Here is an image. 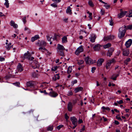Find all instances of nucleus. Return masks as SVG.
Wrapping results in <instances>:
<instances>
[{
    "label": "nucleus",
    "mask_w": 132,
    "mask_h": 132,
    "mask_svg": "<svg viewBox=\"0 0 132 132\" xmlns=\"http://www.w3.org/2000/svg\"><path fill=\"white\" fill-rule=\"evenodd\" d=\"M65 118L66 119L67 121L68 119L69 118V116H68L67 113H65Z\"/></svg>",
    "instance_id": "53"
},
{
    "label": "nucleus",
    "mask_w": 132,
    "mask_h": 132,
    "mask_svg": "<svg viewBox=\"0 0 132 132\" xmlns=\"http://www.w3.org/2000/svg\"><path fill=\"white\" fill-rule=\"evenodd\" d=\"M57 48V51H64L65 50V48L64 46L63 45L59 44H58Z\"/></svg>",
    "instance_id": "16"
},
{
    "label": "nucleus",
    "mask_w": 132,
    "mask_h": 132,
    "mask_svg": "<svg viewBox=\"0 0 132 132\" xmlns=\"http://www.w3.org/2000/svg\"><path fill=\"white\" fill-rule=\"evenodd\" d=\"M101 45L99 44L96 45L93 47V49L95 51H98L100 49Z\"/></svg>",
    "instance_id": "17"
},
{
    "label": "nucleus",
    "mask_w": 132,
    "mask_h": 132,
    "mask_svg": "<svg viewBox=\"0 0 132 132\" xmlns=\"http://www.w3.org/2000/svg\"><path fill=\"white\" fill-rule=\"evenodd\" d=\"M41 93H45L46 94H48V93H47L46 92V90H44L43 91H41Z\"/></svg>",
    "instance_id": "61"
},
{
    "label": "nucleus",
    "mask_w": 132,
    "mask_h": 132,
    "mask_svg": "<svg viewBox=\"0 0 132 132\" xmlns=\"http://www.w3.org/2000/svg\"><path fill=\"white\" fill-rule=\"evenodd\" d=\"M105 4L104 5V6L105 7L106 9H108L110 8V5H108L105 3Z\"/></svg>",
    "instance_id": "45"
},
{
    "label": "nucleus",
    "mask_w": 132,
    "mask_h": 132,
    "mask_svg": "<svg viewBox=\"0 0 132 132\" xmlns=\"http://www.w3.org/2000/svg\"><path fill=\"white\" fill-rule=\"evenodd\" d=\"M104 60L103 59H99L97 61V65L98 66H101L102 65V63L104 62Z\"/></svg>",
    "instance_id": "13"
},
{
    "label": "nucleus",
    "mask_w": 132,
    "mask_h": 132,
    "mask_svg": "<svg viewBox=\"0 0 132 132\" xmlns=\"http://www.w3.org/2000/svg\"><path fill=\"white\" fill-rule=\"evenodd\" d=\"M92 13H90L89 14V17L90 19V20H91L92 19Z\"/></svg>",
    "instance_id": "55"
},
{
    "label": "nucleus",
    "mask_w": 132,
    "mask_h": 132,
    "mask_svg": "<svg viewBox=\"0 0 132 132\" xmlns=\"http://www.w3.org/2000/svg\"><path fill=\"white\" fill-rule=\"evenodd\" d=\"M111 64H110V63H109L107 61V63L106 64V65L105 66V67L107 69H109L110 68V66L111 65Z\"/></svg>",
    "instance_id": "30"
},
{
    "label": "nucleus",
    "mask_w": 132,
    "mask_h": 132,
    "mask_svg": "<svg viewBox=\"0 0 132 132\" xmlns=\"http://www.w3.org/2000/svg\"><path fill=\"white\" fill-rule=\"evenodd\" d=\"M132 44V40L131 39H129L127 41L125 44V46L127 48L129 47Z\"/></svg>",
    "instance_id": "7"
},
{
    "label": "nucleus",
    "mask_w": 132,
    "mask_h": 132,
    "mask_svg": "<svg viewBox=\"0 0 132 132\" xmlns=\"http://www.w3.org/2000/svg\"><path fill=\"white\" fill-rule=\"evenodd\" d=\"M39 50H41V51L43 52H45L47 51V50L44 47H40L39 48Z\"/></svg>",
    "instance_id": "26"
},
{
    "label": "nucleus",
    "mask_w": 132,
    "mask_h": 132,
    "mask_svg": "<svg viewBox=\"0 0 132 132\" xmlns=\"http://www.w3.org/2000/svg\"><path fill=\"white\" fill-rule=\"evenodd\" d=\"M114 123L116 124L117 125H118L119 123V122L117 120L114 121Z\"/></svg>",
    "instance_id": "62"
},
{
    "label": "nucleus",
    "mask_w": 132,
    "mask_h": 132,
    "mask_svg": "<svg viewBox=\"0 0 132 132\" xmlns=\"http://www.w3.org/2000/svg\"><path fill=\"white\" fill-rule=\"evenodd\" d=\"M82 122V119H80L78 120L79 123H81Z\"/></svg>",
    "instance_id": "63"
},
{
    "label": "nucleus",
    "mask_w": 132,
    "mask_h": 132,
    "mask_svg": "<svg viewBox=\"0 0 132 132\" xmlns=\"http://www.w3.org/2000/svg\"><path fill=\"white\" fill-rule=\"evenodd\" d=\"M119 75V74H117L114 77H113V76H112L111 77V79L113 80H115L116 79V78Z\"/></svg>",
    "instance_id": "41"
},
{
    "label": "nucleus",
    "mask_w": 132,
    "mask_h": 132,
    "mask_svg": "<svg viewBox=\"0 0 132 132\" xmlns=\"http://www.w3.org/2000/svg\"><path fill=\"white\" fill-rule=\"evenodd\" d=\"M27 30H29V31H28V33L29 34L30 33V29H29L28 28L25 27L24 28V30L25 31H26Z\"/></svg>",
    "instance_id": "51"
},
{
    "label": "nucleus",
    "mask_w": 132,
    "mask_h": 132,
    "mask_svg": "<svg viewBox=\"0 0 132 132\" xmlns=\"http://www.w3.org/2000/svg\"><path fill=\"white\" fill-rule=\"evenodd\" d=\"M72 70V66H69L68 68L67 73L69 74L71 72Z\"/></svg>",
    "instance_id": "28"
},
{
    "label": "nucleus",
    "mask_w": 132,
    "mask_h": 132,
    "mask_svg": "<svg viewBox=\"0 0 132 132\" xmlns=\"http://www.w3.org/2000/svg\"><path fill=\"white\" fill-rule=\"evenodd\" d=\"M96 68L95 67H93L92 68L91 71L93 73H94L95 70H96Z\"/></svg>",
    "instance_id": "54"
},
{
    "label": "nucleus",
    "mask_w": 132,
    "mask_h": 132,
    "mask_svg": "<svg viewBox=\"0 0 132 132\" xmlns=\"http://www.w3.org/2000/svg\"><path fill=\"white\" fill-rule=\"evenodd\" d=\"M5 1L4 4V5L6 6V8H8L9 7V3L8 0H5Z\"/></svg>",
    "instance_id": "31"
},
{
    "label": "nucleus",
    "mask_w": 132,
    "mask_h": 132,
    "mask_svg": "<svg viewBox=\"0 0 132 132\" xmlns=\"http://www.w3.org/2000/svg\"><path fill=\"white\" fill-rule=\"evenodd\" d=\"M70 119L73 125H77V119L75 117H71Z\"/></svg>",
    "instance_id": "9"
},
{
    "label": "nucleus",
    "mask_w": 132,
    "mask_h": 132,
    "mask_svg": "<svg viewBox=\"0 0 132 132\" xmlns=\"http://www.w3.org/2000/svg\"><path fill=\"white\" fill-rule=\"evenodd\" d=\"M54 2H55L56 3H59L61 2V0H52Z\"/></svg>",
    "instance_id": "59"
},
{
    "label": "nucleus",
    "mask_w": 132,
    "mask_h": 132,
    "mask_svg": "<svg viewBox=\"0 0 132 132\" xmlns=\"http://www.w3.org/2000/svg\"><path fill=\"white\" fill-rule=\"evenodd\" d=\"M119 75V74H117L114 77H113V76H112L111 77V79L113 80H115L116 79V78Z\"/></svg>",
    "instance_id": "40"
},
{
    "label": "nucleus",
    "mask_w": 132,
    "mask_h": 132,
    "mask_svg": "<svg viewBox=\"0 0 132 132\" xmlns=\"http://www.w3.org/2000/svg\"><path fill=\"white\" fill-rule=\"evenodd\" d=\"M73 108L72 104L71 102L68 103V104L67 109L69 111L71 112Z\"/></svg>",
    "instance_id": "10"
},
{
    "label": "nucleus",
    "mask_w": 132,
    "mask_h": 132,
    "mask_svg": "<svg viewBox=\"0 0 132 132\" xmlns=\"http://www.w3.org/2000/svg\"><path fill=\"white\" fill-rule=\"evenodd\" d=\"M84 51V49L82 45H81L78 47L75 53L77 55H79V54Z\"/></svg>",
    "instance_id": "3"
},
{
    "label": "nucleus",
    "mask_w": 132,
    "mask_h": 132,
    "mask_svg": "<svg viewBox=\"0 0 132 132\" xmlns=\"http://www.w3.org/2000/svg\"><path fill=\"white\" fill-rule=\"evenodd\" d=\"M127 12V11L121 12L118 14V17L119 18H120L124 16Z\"/></svg>",
    "instance_id": "15"
},
{
    "label": "nucleus",
    "mask_w": 132,
    "mask_h": 132,
    "mask_svg": "<svg viewBox=\"0 0 132 132\" xmlns=\"http://www.w3.org/2000/svg\"><path fill=\"white\" fill-rule=\"evenodd\" d=\"M85 61L86 64H93L96 62V61L91 59L89 56L86 57L85 59Z\"/></svg>",
    "instance_id": "2"
},
{
    "label": "nucleus",
    "mask_w": 132,
    "mask_h": 132,
    "mask_svg": "<svg viewBox=\"0 0 132 132\" xmlns=\"http://www.w3.org/2000/svg\"><path fill=\"white\" fill-rule=\"evenodd\" d=\"M63 126L62 125H59L57 127V128L58 130H59L60 129V128H61Z\"/></svg>",
    "instance_id": "56"
},
{
    "label": "nucleus",
    "mask_w": 132,
    "mask_h": 132,
    "mask_svg": "<svg viewBox=\"0 0 132 132\" xmlns=\"http://www.w3.org/2000/svg\"><path fill=\"white\" fill-rule=\"evenodd\" d=\"M32 76L34 78H36L37 77H38V75L35 72H33L32 73Z\"/></svg>",
    "instance_id": "34"
},
{
    "label": "nucleus",
    "mask_w": 132,
    "mask_h": 132,
    "mask_svg": "<svg viewBox=\"0 0 132 132\" xmlns=\"http://www.w3.org/2000/svg\"><path fill=\"white\" fill-rule=\"evenodd\" d=\"M83 89V88L81 87H78L75 89V93H77L79 92L82 91Z\"/></svg>",
    "instance_id": "25"
},
{
    "label": "nucleus",
    "mask_w": 132,
    "mask_h": 132,
    "mask_svg": "<svg viewBox=\"0 0 132 132\" xmlns=\"http://www.w3.org/2000/svg\"><path fill=\"white\" fill-rule=\"evenodd\" d=\"M107 61L111 64L112 63H115L116 62L115 60L114 59H113L111 60H109Z\"/></svg>",
    "instance_id": "29"
},
{
    "label": "nucleus",
    "mask_w": 132,
    "mask_h": 132,
    "mask_svg": "<svg viewBox=\"0 0 132 132\" xmlns=\"http://www.w3.org/2000/svg\"><path fill=\"white\" fill-rule=\"evenodd\" d=\"M57 69V67H53V68L52 69V70L53 71H55Z\"/></svg>",
    "instance_id": "58"
},
{
    "label": "nucleus",
    "mask_w": 132,
    "mask_h": 132,
    "mask_svg": "<svg viewBox=\"0 0 132 132\" xmlns=\"http://www.w3.org/2000/svg\"><path fill=\"white\" fill-rule=\"evenodd\" d=\"M88 4L91 7H93L94 6V5L93 3V2L91 0L89 1Z\"/></svg>",
    "instance_id": "35"
},
{
    "label": "nucleus",
    "mask_w": 132,
    "mask_h": 132,
    "mask_svg": "<svg viewBox=\"0 0 132 132\" xmlns=\"http://www.w3.org/2000/svg\"><path fill=\"white\" fill-rule=\"evenodd\" d=\"M72 92L71 91H69L68 92L67 95L68 96H70L72 95Z\"/></svg>",
    "instance_id": "52"
},
{
    "label": "nucleus",
    "mask_w": 132,
    "mask_h": 132,
    "mask_svg": "<svg viewBox=\"0 0 132 132\" xmlns=\"http://www.w3.org/2000/svg\"><path fill=\"white\" fill-rule=\"evenodd\" d=\"M123 54L125 56H128L129 53V51L128 50H123Z\"/></svg>",
    "instance_id": "18"
},
{
    "label": "nucleus",
    "mask_w": 132,
    "mask_h": 132,
    "mask_svg": "<svg viewBox=\"0 0 132 132\" xmlns=\"http://www.w3.org/2000/svg\"><path fill=\"white\" fill-rule=\"evenodd\" d=\"M130 61V58H128L124 61V63L125 64L127 65L128 64V62Z\"/></svg>",
    "instance_id": "32"
},
{
    "label": "nucleus",
    "mask_w": 132,
    "mask_h": 132,
    "mask_svg": "<svg viewBox=\"0 0 132 132\" xmlns=\"http://www.w3.org/2000/svg\"><path fill=\"white\" fill-rule=\"evenodd\" d=\"M32 67L34 69L38 68L39 67V64L36 61H34L32 63Z\"/></svg>",
    "instance_id": "8"
},
{
    "label": "nucleus",
    "mask_w": 132,
    "mask_h": 132,
    "mask_svg": "<svg viewBox=\"0 0 132 132\" xmlns=\"http://www.w3.org/2000/svg\"><path fill=\"white\" fill-rule=\"evenodd\" d=\"M126 29V26L125 25L124 27H122L120 28L118 35L119 38H121L124 36Z\"/></svg>",
    "instance_id": "1"
},
{
    "label": "nucleus",
    "mask_w": 132,
    "mask_h": 132,
    "mask_svg": "<svg viewBox=\"0 0 132 132\" xmlns=\"http://www.w3.org/2000/svg\"><path fill=\"white\" fill-rule=\"evenodd\" d=\"M39 35H36L34 37H32L31 39V40L32 42H34L35 40L37 39L38 38H39Z\"/></svg>",
    "instance_id": "24"
},
{
    "label": "nucleus",
    "mask_w": 132,
    "mask_h": 132,
    "mask_svg": "<svg viewBox=\"0 0 132 132\" xmlns=\"http://www.w3.org/2000/svg\"><path fill=\"white\" fill-rule=\"evenodd\" d=\"M132 10H130L129 11V13L128 15L127 14V15H126V16H128L129 17H132Z\"/></svg>",
    "instance_id": "42"
},
{
    "label": "nucleus",
    "mask_w": 132,
    "mask_h": 132,
    "mask_svg": "<svg viewBox=\"0 0 132 132\" xmlns=\"http://www.w3.org/2000/svg\"><path fill=\"white\" fill-rule=\"evenodd\" d=\"M96 38V37L94 35L93 37H91L90 38V41L92 43L94 42Z\"/></svg>",
    "instance_id": "33"
},
{
    "label": "nucleus",
    "mask_w": 132,
    "mask_h": 132,
    "mask_svg": "<svg viewBox=\"0 0 132 132\" xmlns=\"http://www.w3.org/2000/svg\"><path fill=\"white\" fill-rule=\"evenodd\" d=\"M38 46H45L46 45V43L44 41L39 40L37 43L36 44Z\"/></svg>",
    "instance_id": "6"
},
{
    "label": "nucleus",
    "mask_w": 132,
    "mask_h": 132,
    "mask_svg": "<svg viewBox=\"0 0 132 132\" xmlns=\"http://www.w3.org/2000/svg\"><path fill=\"white\" fill-rule=\"evenodd\" d=\"M31 54L29 53L28 51L27 53L24 54V58L30 59V57L31 56Z\"/></svg>",
    "instance_id": "19"
},
{
    "label": "nucleus",
    "mask_w": 132,
    "mask_h": 132,
    "mask_svg": "<svg viewBox=\"0 0 132 132\" xmlns=\"http://www.w3.org/2000/svg\"><path fill=\"white\" fill-rule=\"evenodd\" d=\"M67 38L66 36H65L62 38L63 43H66L67 42Z\"/></svg>",
    "instance_id": "23"
},
{
    "label": "nucleus",
    "mask_w": 132,
    "mask_h": 132,
    "mask_svg": "<svg viewBox=\"0 0 132 132\" xmlns=\"http://www.w3.org/2000/svg\"><path fill=\"white\" fill-rule=\"evenodd\" d=\"M105 10L103 9H102L101 10V13L102 15H104L105 13Z\"/></svg>",
    "instance_id": "49"
},
{
    "label": "nucleus",
    "mask_w": 132,
    "mask_h": 132,
    "mask_svg": "<svg viewBox=\"0 0 132 132\" xmlns=\"http://www.w3.org/2000/svg\"><path fill=\"white\" fill-rule=\"evenodd\" d=\"M114 38V36L113 35H110L108 36H105L104 38V41L111 40L113 39Z\"/></svg>",
    "instance_id": "5"
},
{
    "label": "nucleus",
    "mask_w": 132,
    "mask_h": 132,
    "mask_svg": "<svg viewBox=\"0 0 132 132\" xmlns=\"http://www.w3.org/2000/svg\"><path fill=\"white\" fill-rule=\"evenodd\" d=\"M109 21L110 22V25L111 26H112L113 25V20H112V19L111 18L110 20H109Z\"/></svg>",
    "instance_id": "44"
},
{
    "label": "nucleus",
    "mask_w": 132,
    "mask_h": 132,
    "mask_svg": "<svg viewBox=\"0 0 132 132\" xmlns=\"http://www.w3.org/2000/svg\"><path fill=\"white\" fill-rule=\"evenodd\" d=\"M117 102L119 104H122L123 103V101L122 100H120L119 101H117Z\"/></svg>",
    "instance_id": "57"
},
{
    "label": "nucleus",
    "mask_w": 132,
    "mask_h": 132,
    "mask_svg": "<svg viewBox=\"0 0 132 132\" xmlns=\"http://www.w3.org/2000/svg\"><path fill=\"white\" fill-rule=\"evenodd\" d=\"M5 47L7 50L8 51H9L11 48H12V46H10L9 45H7Z\"/></svg>",
    "instance_id": "39"
},
{
    "label": "nucleus",
    "mask_w": 132,
    "mask_h": 132,
    "mask_svg": "<svg viewBox=\"0 0 132 132\" xmlns=\"http://www.w3.org/2000/svg\"><path fill=\"white\" fill-rule=\"evenodd\" d=\"M126 29L129 30L132 29V24L129 25L127 27Z\"/></svg>",
    "instance_id": "43"
},
{
    "label": "nucleus",
    "mask_w": 132,
    "mask_h": 132,
    "mask_svg": "<svg viewBox=\"0 0 132 132\" xmlns=\"http://www.w3.org/2000/svg\"><path fill=\"white\" fill-rule=\"evenodd\" d=\"M10 25L11 26H12L14 28H18V25L15 23V22L11 20L10 22Z\"/></svg>",
    "instance_id": "14"
},
{
    "label": "nucleus",
    "mask_w": 132,
    "mask_h": 132,
    "mask_svg": "<svg viewBox=\"0 0 132 132\" xmlns=\"http://www.w3.org/2000/svg\"><path fill=\"white\" fill-rule=\"evenodd\" d=\"M111 44L110 43H109L103 45V47L105 49L111 47Z\"/></svg>",
    "instance_id": "21"
},
{
    "label": "nucleus",
    "mask_w": 132,
    "mask_h": 132,
    "mask_svg": "<svg viewBox=\"0 0 132 132\" xmlns=\"http://www.w3.org/2000/svg\"><path fill=\"white\" fill-rule=\"evenodd\" d=\"M60 78V76L59 74H57L55 75L54 77H53V79L55 81H56L57 79H59Z\"/></svg>",
    "instance_id": "27"
},
{
    "label": "nucleus",
    "mask_w": 132,
    "mask_h": 132,
    "mask_svg": "<svg viewBox=\"0 0 132 132\" xmlns=\"http://www.w3.org/2000/svg\"><path fill=\"white\" fill-rule=\"evenodd\" d=\"M84 61L83 60L79 61H78V64L80 65L83 63Z\"/></svg>",
    "instance_id": "46"
},
{
    "label": "nucleus",
    "mask_w": 132,
    "mask_h": 132,
    "mask_svg": "<svg viewBox=\"0 0 132 132\" xmlns=\"http://www.w3.org/2000/svg\"><path fill=\"white\" fill-rule=\"evenodd\" d=\"M70 9V6H68L67 7L66 11L67 13L68 14L70 15H71L72 14L71 10Z\"/></svg>",
    "instance_id": "22"
},
{
    "label": "nucleus",
    "mask_w": 132,
    "mask_h": 132,
    "mask_svg": "<svg viewBox=\"0 0 132 132\" xmlns=\"http://www.w3.org/2000/svg\"><path fill=\"white\" fill-rule=\"evenodd\" d=\"M26 16H24L22 18V20L24 22V23L25 24L26 22Z\"/></svg>",
    "instance_id": "47"
},
{
    "label": "nucleus",
    "mask_w": 132,
    "mask_h": 132,
    "mask_svg": "<svg viewBox=\"0 0 132 132\" xmlns=\"http://www.w3.org/2000/svg\"><path fill=\"white\" fill-rule=\"evenodd\" d=\"M5 58L2 56H0V61H4L5 60Z\"/></svg>",
    "instance_id": "50"
},
{
    "label": "nucleus",
    "mask_w": 132,
    "mask_h": 132,
    "mask_svg": "<svg viewBox=\"0 0 132 132\" xmlns=\"http://www.w3.org/2000/svg\"><path fill=\"white\" fill-rule=\"evenodd\" d=\"M6 78H7V79H9L10 78H11V76H10V75H7V76H6Z\"/></svg>",
    "instance_id": "64"
},
{
    "label": "nucleus",
    "mask_w": 132,
    "mask_h": 132,
    "mask_svg": "<svg viewBox=\"0 0 132 132\" xmlns=\"http://www.w3.org/2000/svg\"><path fill=\"white\" fill-rule=\"evenodd\" d=\"M114 48L112 47L110 48L108 50L107 53V55L110 57L112 55L113 52L114 51Z\"/></svg>",
    "instance_id": "4"
},
{
    "label": "nucleus",
    "mask_w": 132,
    "mask_h": 132,
    "mask_svg": "<svg viewBox=\"0 0 132 132\" xmlns=\"http://www.w3.org/2000/svg\"><path fill=\"white\" fill-rule=\"evenodd\" d=\"M47 40L49 41H51V38L50 37L48 36H47Z\"/></svg>",
    "instance_id": "60"
},
{
    "label": "nucleus",
    "mask_w": 132,
    "mask_h": 132,
    "mask_svg": "<svg viewBox=\"0 0 132 132\" xmlns=\"http://www.w3.org/2000/svg\"><path fill=\"white\" fill-rule=\"evenodd\" d=\"M77 80H75L71 82V86H73L74 84L77 83Z\"/></svg>",
    "instance_id": "38"
},
{
    "label": "nucleus",
    "mask_w": 132,
    "mask_h": 132,
    "mask_svg": "<svg viewBox=\"0 0 132 132\" xmlns=\"http://www.w3.org/2000/svg\"><path fill=\"white\" fill-rule=\"evenodd\" d=\"M47 129L48 131H52L53 129V126H50L47 128Z\"/></svg>",
    "instance_id": "37"
},
{
    "label": "nucleus",
    "mask_w": 132,
    "mask_h": 132,
    "mask_svg": "<svg viewBox=\"0 0 132 132\" xmlns=\"http://www.w3.org/2000/svg\"><path fill=\"white\" fill-rule=\"evenodd\" d=\"M17 70L21 72L23 70V68L22 65L20 63H19L17 68Z\"/></svg>",
    "instance_id": "12"
},
{
    "label": "nucleus",
    "mask_w": 132,
    "mask_h": 132,
    "mask_svg": "<svg viewBox=\"0 0 132 132\" xmlns=\"http://www.w3.org/2000/svg\"><path fill=\"white\" fill-rule=\"evenodd\" d=\"M51 5L54 7H57V5L54 3L51 4Z\"/></svg>",
    "instance_id": "48"
},
{
    "label": "nucleus",
    "mask_w": 132,
    "mask_h": 132,
    "mask_svg": "<svg viewBox=\"0 0 132 132\" xmlns=\"http://www.w3.org/2000/svg\"><path fill=\"white\" fill-rule=\"evenodd\" d=\"M63 51H57V52L60 55L63 56L64 55V54Z\"/></svg>",
    "instance_id": "36"
},
{
    "label": "nucleus",
    "mask_w": 132,
    "mask_h": 132,
    "mask_svg": "<svg viewBox=\"0 0 132 132\" xmlns=\"http://www.w3.org/2000/svg\"><path fill=\"white\" fill-rule=\"evenodd\" d=\"M35 83L34 81H30L27 82L26 83V86L27 87H31L34 86Z\"/></svg>",
    "instance_id": "11"
},
{
    "label": "nucleus",
    "mask_w": 132,
    "mask_h": 132,
    "mask_svg": "<svg viewBox=\"0 0 132 132\" xmlns=\"http://www.w3.org/2000/svg\"><path fill=\"white\" fill-rule=\"evenodd\" d=\"M49 95L51 96L55 97L57 95V93L54 91H52L50 92L49 94Z\"/></svg>",
    "instance_id": "20"
}]
</instances>
